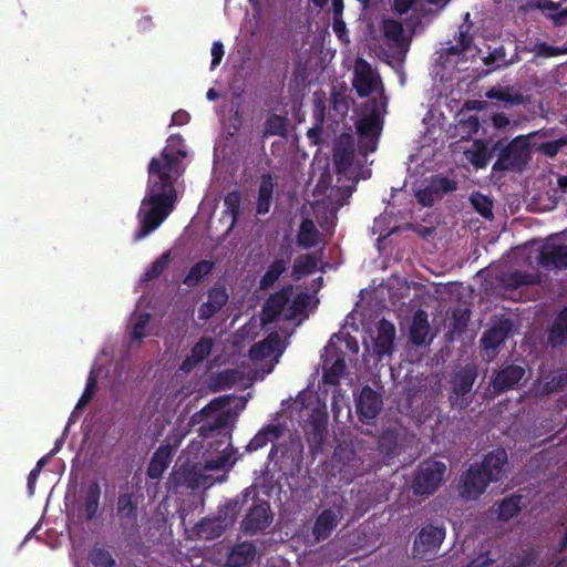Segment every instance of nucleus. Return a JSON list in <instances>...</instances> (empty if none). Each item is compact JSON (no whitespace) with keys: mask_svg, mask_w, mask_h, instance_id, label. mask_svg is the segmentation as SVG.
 I'll list each match as a JSON object with an SVG mask.
<instances>
[{"mask_svg":"<svg viewBox=\"0 0 567 567\" xmlns=\"http://www.w3.org/2000/svg\"><path fill=\"white\" fill-rule=\"evenodd\" d=\"M182 144L179 134L171 135L161 156L153 157L148 163L146 194L137 213L140 228L134 235L136 241L157 229L175 208V183L181 175V159L186 156V151L179 147Z\"/></svg>","mask_w":567,"mask_h":567,"instance_id":"1","label":"nucleus"},{"mask_svg":"<svg viewBox=\"0 0 567 567\" xmlns=\"http://www.w3.org/2000/svg\"><path fill=\"white\" fill-rule=\"evenodd\" d=\"M227 402L228 401L225 396L216 398L205 405L199 412L195 413L190 419L192 424H199L203 422L199 427V435L204 440L220 437L217 440L218 444L227 442V446L223 449L218 456L206 460L205 468L207 471L224 470L226 467H231L235 463V461H231L234 449L231 447L230 442H228L230 440V435H228L227 432L229 413L220 411L226 406Z\"/></svg>","mask_w":567,"mask_h":567,"instance_id":"2","label":"nucleus"},{"mask_svg":"<svg viewBox=\"0 0 567 567\" xmlns=\"http://www.w3.org/2000/svg\"><path fill=\"white\" fill-rule=\"evenodd\" d=\"M385 113L386 97L383 94L357 105V155L362 156L364 163L378 148Z\"/></svg>","mask_w":567,"mask_h":567,"instance_id":"3","label":"nucleus"},{"mask_svg":"<svg viewBox=\"0 0 567 567\" xmlns=\"http://www.w3.org/2000/svg\"><path fill=\"white\" fill-rule=\"evenodd\" d=\"M332 159L337 182L330 192V199L338 207L348 203L354 190V138L349 133L341 134L334 143Z\"/></svg>","mask_w":567,"mask_h":567,"instance_id":"4","label":"nucleus"},{"mask_svg":"<svg viewBox=\"0 0 567 567\" xmlns=\"http://www.w3.org/2000/svg\"><path fill=\"white\" fill-rule=\"evenodd\" d=\"M497 152V159L493 164V172H523L530 161L529 140L526 135H518L504 144L497 141L493 147Z\"/></svg>","mask_w":567,"mask_h":567,"instance_id":"5","label":"nucleus"},{"mask_svg":"<svg viewBox=\"0 0 567 567\" xmlns=\"http://www.w3.org/2000/svg\"><path fill=\"white\" fill-rule=\"evenodd\" d=\"M340 341L344 342L348 350L354 352V339L349 332L344 333L343 330H340L331 336L328 344L324 347V353L322 354V380L326 384H338L344 372V353L342 350L337 348V342Z\"/></svg>","mask_w":567,"mask_h":567,"instance_id":"6","label":"nucleus"},{"mask_svg":"<svg viewBox=\"0 0 567 567\" xmlns=\"http://www.w3.org/2000/svg\"><path fill=\"white\" fill-rule=\"evenodd\" d=\"M477 377L478 370L474 363H467L451 374L449 402L452 408L464 410L472 403V390Z\"/></svg>","mask_w":567,"mask_h":567,"instance_id":"7","label":"nucleus"},{"mask_svg":"<svg viewBox=\"0 0 567 567\" xmlns=\"http://www.w3.org/2000/svg\"><path fill=\"white\" fill-rule=\"evenodd\" d=\"M446 465L433 458L422 461L415 471L412 489L415 495H433L444 481Z\"/></svg>","mask_w":567,"mask_h":567,"instance_id":"8","label":"nucleus"},{"mask_svg":"<svg viewBox=\"0 0 567 567\" xmlns=\"http://www.w3.org/2000/svg\"><path fill=\"white\" fill-rule=\"evenodd\" d=\"M116 517L123 534L137 530L138 501L134 493H120L116 502Z\"/></svg>","mask_w":567,"mask_h":567,"instance_id":"9","label":"nucleus"},{"mask_svg":"<svg viewBox=\"0 0 567 567\" xmlns=\"http://www.w3.org/2000/svg\"><path fill=\"white\" fill-rule=\"evenodd\" d=\"M272 522V513L268 502H258L251 505L240 524L245 535L254 536L264 532Z\"/></svg>","mask_w":567,"mask_h":567,"instance_id":"10","label":"nucleus"},{"mask_svg":"<svg viewBox=\"0 0 567 567\" xmlns=\"http://www.w3.org/2000/svg\"><path fill=\"white\" fill-rule=\"evenodd\" d=\"M489 483L491 481L478 464H472L461 477L460 495L467 501H475L485 492Z\"/></svg>","mask_w":567,"mask_h":567,"instance_id":"11","label":"nucleus"},{"mask_svg":"<svg viewBox=\"0 0 567 567\" xmlns=\"http://www.w3.org/2000/svg\"><path fill=\"white\" fill-rule=\"evenodd\" d=\"M445 538V528L443 526H424L414 542V550L420 557L434 555L439 550Z\"/></svg>","mask_w":567,"mask_h":567,"instance_id":"12","label":"nucleus"},{"mask_svg":"<svg viewBox=\"0 0 567 567\" xmlns=\"http://www.w3.org/2000/svg\"><path fill=\"white\" fill-rule=\"evenodd\" d=\"M379 86L383 91L379 73L368 61L357 56V96L368 97Z\"/></svg>","mask_w":567,"mask_h":567,"instance_id":"13","label":"nucleus"},{"mask_svg":"<svg viewBox=\"0 0 567 567\" xmlns=\"http://www.w3.org/2000/svg\"><path fill=\"white\" fill-rule=\"evenodd\" d=\"M292 293V287H282L271 293L265 301L261 310V321L264 324L276 322L285 308L287 307Z\"/></svg>","mask_w":567,"mask_h":567,"instance_id":"14","label":"nucleus"},{"mask_svg":"<svg viewBox=\"0 0 567 567\" xmlns=\"http://www.w3.org/2000/svg\"><path fill=\"white\" fill-rule=\"evenodd\" d=\"M229 296L224 284L217 281L207 291V301L198 308L200 320H209L228 302Z\"/></svg>","mask_w":567,"mask_h":567,"instance_id":"15","label":"nucleus"},{"mask_svg":"<svg viewBox=\"0 0 567 567\" xmlns=\"http://www.w3.org/2000/svg\"><path fill=\"white\" fill-rule=\"evenodd\" d=\"M508 455L505 449L497 447L488 452L478 467L491 482H501L505 477Z\"/></svg>","mask_w":567,"mask_h":567,"instance_id":"16","label":"nucleus"},{"mask_svg":"<svg viewBox=\"0 0 567 567\" xmlns=\"http://www.w3.org/2000/svg\"><path fill=\"white\" fill-rule=\"evenodd\" d=\"M383 406L382 395L365 385L357 398V414L362 422L375 419Z\"/></svg>","mask_w":567,"mask_h":567,"instance_id":"17","label":"nucleus"},{"mask_svg":"<svg viewBox=\"0 0 567 567\" xmlns=\"http://www.w3.org/2000/svg\"><path fill=\"white\" fill-rule=\"evenodd\" d=\"M395 327L391 321L382 319L377 326V336L373 338V354L382 360L391 355L394 350Z\"/></svg>","mask_w":567,"mask_h":567,"instance_id":"18","label":"nucleus"},{"mask_svg":"<svg viewBox=\"0 0 567 567\" xmlns=\"http://www.w3.org/2000/svg\"><path fill=\"white\" fill-rule=\"evenodd\" d=\"M537 260L545 269H567V245L544 244Z\"/></svg>","mask_w":567,"mask_h":567,"instance_id":"19","label":"nucleus"},{"mask_svg":"<svg viewBox=\"0 0 567 567\" xmlns=\"http://www.w3.org/2000/svg\"><path fill=\"white\" fill-rule=\"evenodd\" d=\"M525 375L520 365L508 364L502 368L492 380V388L496 394L514 389Z\"/></svg>","mask_w":567,"mask_h":567,"instance_id":"20","label":"nucleus"},{"mask_svg":"<svg viewBox=\"0 0 567 567\" xmlns=\"http://www.w3.org/2000/svg\"><path fill=\"white\" fill-rule=\"evenodd\" d=\"M339 517L332 508L323 509L316 518L311 529L313 542L319 543L330 537L338 526Z\"/></svg>","mask_w":567,"mask_h":567,"instance_id":"21","label":"nucleus"},{"mask_svg":"<svg viewBox=\"0 0 567 567\" xmlns=\"http://www.w3.org/2000/svg\"><path fill=\"white\" fill-rule=\"evenodd\" d=\"M512 329L513 323L509 319H503L497 324L487 329L481 339L483 349L496 350L502 343L506 341Z\"/></svg>","mask_w":567,"mask_h":567,"instance_id":"22","label":"nucleus"},{"mask_svg":"<svg viewBox=\"0 0 567 567\" xmlns=\"http://www.w3.org/2000/svg\"><path fill=\"white\" fill-rule=\"evenodd\" d=\"M214 341L209 337H202L190 349V353L183 360L181 370L188 373L203 362L212 352Z\"/></svg>","mask_w":567,"mask_h":567,"instance_id":"23","label":"nucleus"},{"mask_svg":"<svg viewBox=\"0 0 567 567\" xmlns=\"http://www.w3.org/2000/svg\"><path fill=\"white\" fill-rule=\"evenodd\" d=\"M430 322L427 312L423 309H417L412 317V322L410 326V341L414 346H424L429 343L426 338L430 333Z\"/></svg>","mask_w":567,"mask_h":567,"instance_id":"24","label":"nucleus"},{"mask_svg":"<svg viewBox=\"0 0 567 567\" xmlns=\"http://www.w3.org/2000/svg\"><path fill=\"white\" fill-rule=\"evenodd\" d=\"M286 258H276L267 268L259 280V289L268 290L275 286L278 279L287 271L291 258L289 247H286Z\"/></svg>","mask_w":567,"mask_h":567,"instance_id":"25","label":"nucleus"},{"mask_svg":"<svg viewBox=\"0 0 567 567\" xmlns=\"http://www.w3.org/2000/svg\"><path fill=\"white\" fill-rule=\"evenodd\" d=\"M173 449L169 444L161 445L153 454L146 474L152 480H158L167 470L172 460Z\"/></svg>","mask_w":567,"mask_h":567,"instance_id":"26","label":"nucleus"},{"mask_svg":"<svg viewBox=\"0 0 567 567\" xmlns=\"http://www.w3.org/2000/svg\"><path fill=\"white\" fill-rule=\"evenodd\" d=\"M284 432L285 426L282 424H268L255 434V436L248 443L247 450L249 452L258 451L266 446L269 442L274 443L277 441L284 434Z\"/></svg>","mask_w":567,"mask_h":567,"instance_id":"27","label":"nucleus"},{"mask_svg":"<svg viewBox=\"0 0 567 567\" xmlns=\"http://www.w3.org/2000/svg\"><path fill=\"white\" fill-rule=\"evenodd\" d=\"M281 351V339L277 332H272L268 334L262 341L251 346L249 350V358L252 361H258L270 357L274 353H280Z\"/></svg>","mask_w":567,"mask_h":567,"instance_id":"28","label":"nucleus"},{"mask_svg":"<svg viewBox=\"0 0 567 567\" xmlns=\"http://www.w3.org/2000/svg\"><path fill=\"white\" fill-rule=\"evenodd\" d=\"M256 556V546L250 542H243L235 545L227 556L228 567H246Z\"/></svg>","mask_w":567,"mask_h":567,"instance_id":"29","label":"nucleus"},{"mask_svg":"<svg viewBox=\"0 0 567 567\" xmlns=\"http://www.w3.org/2000/svg\"><path fill=\"white\" fill-rule=\"evenodd\" d=\"M225 528L226 526L223 525V522L218 516L214 518L205 517L195 524L193 533L199 538L213 540L220 537L224 534Z\"/></svg>","mask_w":567,"mask_h":567,"instance_id":"30","label":"nucleus"},{"mask_svg":"<svg viewBox=\"0 0 567 567\" xmlns=\"http://www.w3.org/2000/svg\"><path fill=\"white\" fill-rule=\"evenodd\" d=\"M214 268L215 261L206 259L199 260L190 267L183 279V284L190 288L196 287L212 275Z\"/></svg>","mask_w":567,"mask_h":567,"instance_id":"31","label":"nucleus"},{"mask_svg":"<svg viewBox=\"0 0 567 567\" xmlns=\"http://www.w3.org/2000/svg\"><path fill=\"white\" fill-rule=\"evenodd\" d=\"M274 187L275 184L271 174H262L260 178L256 206V212L258 215H266L269 212L274 195Z\"/></svg>","mask_w":567,"mask_h":567,"instance_id":"32","label":"nucleus"},{"mask_svg":"<svg viewBox=\"0 0 567 567\" xmlns=\"http://www.w3.org/2000/svg\"><path fill=\"white\" fill-rule=\"evenodd\" d=\"M567 388V369L559 368L543 377L542 394L558 393Z\"/></svg>","mask_w":567,"mask_h":567,"instance_id":"33","label":"nucleus"},{"mask_svg":"<svg viewBox=\"0 0 567 567\" xmlns=\"http://www.w3.org/2000/svg\"><path fill=\"white\" fill-rule=\"evenodd\" d=\"M101 486L97 481L91 482L84 494L83 507L86 520H93L100 509Z\"/></svg>","mask_w":567,"mask_h":567,"instance_id":"34","label":"nucleus"},{"mask_svg":"<svg viewBox=\"0 0 567 567\" xmlns=\"http://www.w3.org/2000/svg\"><path fill=\"white\" fill-rule=\"evenodd\" d=\"M327 430V415L321 412H313L309 420L307 429L308 441L320 445L323 442Z\"/></svg>","mask_w":567,"mask_h":567,"instance_id":"35","label":"nucleus"},{"mask_svg":"<svg viewBox=\"0 0 567 567\" xmlns=\"http://www.w3.org/2000/svg\"><path fill=\"white\" fill-rule=\"evenodd\" d=\"M249 491L248 488L245 489L243 493L241 498H235L229 502H227L223 508L218 512V517L223 523H225V526L228 524H233L238 514L240 513L241 506L248 502Z\"/></svg>","mask_w":567,"mask_h":567,"instance_id":"36","label":"nucleus"},{"mask_svg":"<svg viewBox=\"0 0 567 567\" xmlns=\"http://www.w3.org/2000/svg\"><path fill=\"white\" fill-rule=\"evenodd\" d=\"M288 128V118L279 114H270L264 123L262 137L286 136Z\"/></svg>","mask_w":567,"mask_h":567,"instance_id":"37","label":"nucleus"},{"mask_svg":"<svg viewBox=\"0 0 567 567\" xmlns=\"http://www.w3.org/2000/svg\"><path fill=\"white\" fill-rule=\"evenodd\" d=\"M89 560L94 567H117L112 553L100 543H95L91 548Z\"/></svg>","mask_w":567,"mask_h":567,"instance_id":"38","label":"nucleus"},{"mask_svg":"<svg viewBox=\"0 0 567 567\" xmlns=\"http://www.w3.org/2000/svg\"><path fill=\"white\" fill-rule=\"evenodd\" d=\"M319 231L315 226V223L306 218L300 224L299 234L297 237L298 245L302 248L309 249L317 245Z\"/></svg>","mask_w":567,"mask_h":567,"instance_id":"39","label":"nucleus"},{"mask_svg":"<svg viewBox=\"0 0 567 567\" xmlns=\"http://www.w3.org/2000/svg\"><path fill=\"white\" fill-rule=\"evenodd\" d=\"M474 147V150H468L465 152L466 158L472 163V165L475 168L486 167L494 152L488 151L482 140H475Z\"/></svg>","mask_w":567,"mask_h":567,"instance_id":"40","label":"nucleus"},{"mask_svg":"<svg viewBox=\"0 0 567 567\" xmlns=\"http://www.w3.org/2000/svg\"><path fill=\"white\" fill-rule=\"evenodd\" d=\"M504 286L507 289H517L522 286H530L539 282V276L536 274H528L519 270L508 272L504 277Z\"/></svg>","mask_w":567,"mask_h":567,"instance_id":"41","label":"nucleus"},{"mask_svg":"<svg viewBox=\"0 0 567 567\" xmlns=\"http://www.w3.org/2000/svg\"><path fill=\"white\" fill-rule=\"evenodd\" d=\"M553 346L561 344L567 341V307L557 316L548 337Z\"/></svg>","mask_w":567,"mask_h":567,"instance_id":"42","label":"nucleus"},{"mask_svg":"<svg viewBox=\"0 0 567 567\" xmlns=\"http://www.w3.org/2000/svg\"><path fill=\"white\" fill-rule=\"evenodd\" d=\"M480 128L481 123L477 115L461 117L455 126V136H458L462 141H467L472 138L473 135L477 134Z\"/></svg>","mask_w":567,"mask_h":567,"instance_id":"43","label":"nucleus"},{"mask_svg":"<svg viewBox=\"0 0 567 567\" xmlns=\"http://www.w3.org/2000/svg\"><path fill=\"white\" fill-rule=\"evenodd\" d=\"M311 303V296L307 292H300L292 300L290 306L287 308L285 318L286 320H293L299 316L308 317L307 309Z\"/></svg>","mask_w":567,"mask_h":567,"instance_id":"44","label":"nucleus"},{"mask_svg":"<svg viewBox=\"0 0 567 567\" xmlns=\"http://www.w3.org/2000/svg\"><path fill=\"white\" fill-rule=\"evenodd\" d=\"M318 268V258L313 254H306L295 261L292 277L299 279L302 276L313 274Z\"/></svg>","mask_w":567,"mask_h":567,"instance_id":"45","label":"nucleus"},{"mask_svg":"<svg viewBox=\"0 0 567 567\" xmlns=\"http://www.w3.org/2000/svg\"><path fill=\"white\" fill-rule=\"evenodd\" d=\"M520 495L505 497L498 505V518L509 520L520 512Z\"/></svg>","mask_w":567,"mask_h":567,"instance_id":"46","label":"nucleus"},{"mask_svg":"<svg viewBox=\"0 0 567 567\" xmlns=\"http://www.w3.org/2000/svg\"><path fill=\"white\" fill-rule=\"evenodd\" d=\"M349 111L348 102L342 93L333 90L331 94V105L329 109V117L338 123L342 121Z\"/></svg>","mask_w":567,"mask_h":567,"instance_id":"47","label":"nucleus"},{"mask_svg":"<svg viewBox=\"0 0 567 567\" xmlns=\"http://www.w3.org/2000/svg\"><path fill=\"white\" fill-rule=\"evenodd\" d=\"M398 446V435L393 430L384 431L378 439L377 449L385 457H392Z\"/></svg>","mask_w":567,"mask_h":567,"instance_id":"48","label":"nucleus"},{"mask_svg":"<svg viewBox=\"0 0 567 567\" xmlns=\"http://www.w3.org/2000/svg\"><path fill=\"white\" fill-rule=\"evenodd\" d=\"M486 96L491 100H497L511 105H519L524 103V95L520 92H512L509 89H491Z\"/></svg>","mask_w":567,"mask_h":567,"instance_id":"49","label":"nucleus"},{"mask_svg":"<svg viewBox=\"0 0 567 567\" xmlns=\"http://www.w3.org/2000/svg\"><path fill=\"white\" fill-rule=\"evenodd\" d=\"M171 261V252L166 251L161 255L144 272V279L147 281L158 278L165 269L168 267Z\"/></svg>","mask_w":567,"mask_h":567,"instance_id":"50","label":"nucleus"},{"mask_svg":"<svg viewBox=\"0 0 567 567\" xmlns=\"http://www.w3.org/2000/svg\"><path fill=\"white\" fill-rule=\"evenodd\" d=\"M429 185L433 188L434 193H437L440 198L457 188L456 182L445 176L433 177Z\"/></svg>","mask_w":567,"mask_h":567,"instance_id":"51","label":"nucleus"},{"mask_svg":"<svg viewBox=\"0 0 567 567\" xmlns=\"http://www.w3.org/2000/svg\"><path fill=\"white\" fill-rule=\"evenodd\" d=\"M241 194L239 190H231L224 197L226 213L233 217V224L240 214Z\"/></svg>","mask_w":567,"mask_h":567,"instance_id":"52","label":"nucleus"},{"mask_svg":"<svg viewBox=\"0 0 567 567\" xmlns=\"http://www.w3.org/2000/svg\"><path fill=\"white\" fill-rule=\"evenodd\" d=\"M383 34L386 40L398 42L403 35V25L394 19L383 20Z\"/></svg>","mask_w":567,"mask_h":567,"instance_id":"53","label":"nucleus"},{"mask_svg":"<svg viewBox=\"0 0 567 567\" xmlns=\"http://www.w3.org/2000/svg\"><path fill=\"white\" fill-rule=\"evenodd\" d=\"M97 381L93 372L90 373L85 389L79 399L75 409L81 410L85 408L93 399L95 390H96Z\"/></svg>","mask_w":567,"mask_h":567,"instance_id":"54","label":"nucleus"},{"mask_svg":"<svg viewBox=\"0 0 567 567\" xmlns=\"http://www.w3.org/2000/svg\"><path fill=\"white\" fill-rule=\"evenodd\" d=\"M471 202L475 210L484 218H489L493 216V205L492 202L486 196L476 193L475 195L472 196Z\"/></svg>","mask_w":567,"mask_h":567,"instance_id":"55","label":"nucleus"},{"mask_svg":"<svg viewBox=\"0 0 567 567\" xmlns=\"http://www.w3.org/2000/svg\"><path fill=\"white\" fill-rule=\"evenodd\" d=\"M468 29H470V27H467L466 30H463L462 28L460 29L458 44L452 45L451 48H449L447 49L449 54L456 55V54L467 51L471 48V45L473 43V38L470 34Z\"/></svg>","mask_w":567,"mask_h":567,"instance_id":"56","label":"nucleus"},{"mask_svg":"<svg viewBox=\"0 0 567 567\" xmlns=\"http://www.w3.org/2000/svg\"><path fill=\"white\" fill-rule=\"evenodd\" d=\"M151 315L140 313L132 329V340L141 341L146 337V328L150 324Z\"/></svg>","mask_w":567,"mask_h":567,"instance_id":"57","label":"nucleus"},{"mask_svg":"<svg viewBox=\"0 0 567 567\" xmlns=\"http://www.w3.org/2000/svg\"><path fill=\"white\" fill-rule=\"evenodd\" d=\"M534 51L538 56L551 58L567 54V47H554L547 42H538Z\"/></svg>","mask_w":567,"mask_h":567,"instance_id":"58","label":"nucleus"},{"mask_svg":"<svg viewBox=\"0 0 567 567\" xmlns=\"http://www.w3.org/2000/svg\"><path fill=\"white\" fill-rule=\"evenodd\" d=\"M565 145H567V137H561L539 144L538 151L548 157H555Z\"/></svg>","mask_w":567,"mask_h":567,"instance_id":"59","label":"nucleus"},{"mask_svg":"<svg viewBox=\"0 0 567 567\" xmlns=\"http://www.w3.org/2000/svg\"><path fill=\"white\" fill-rule=\"evenodd\" d=\"M324 93L316 92L313 94V120L323 122L326 120V99Z\"/></svg>","mask_w":567,"mask_h":567,"instance_id":"60","label":"nucleus"},{"mask_svg":"<svg viewBox=\"0 0 567 567\" xmlns=\"http://www.w3.org/2000/svg\"><path fill=\"white\" fill-rule=\"evenodd\" d=\"M416 196L419 203H421L423 206H432L436 200L441 199L437 193H434L433 188L430 185L419 190Z\"/></svg>","mask_w":567,"mask_h":567,"instance_id":"61","label":"nucleus"},{"mask_svg":"<svg viewBox=\"0 0 567 567\" xmlns=\"http://www.w3.org/2000/svg\"><path fill=\"white\" fill-rule=\"evenodd\" d=\"M323 122L315 121L313 126L307 132V137L313 145H320L322 143V131Z\"/></svg>","mask_w":567,"mask_h":567,"instance_id":"62","label":"nucleus"},{"mask_svg":"<svg viewBox=\"0 0 567 567\" xmlns=\"http://www.w3.org/2000/svg\"><path fill=\"white\" fill-rule=\"evenodd\" d=\"M452 319L454 320V327L462 329L467 326V321L470 320V310L468 309H455L452 313Z\"/></svg>","mask_w":567,"mask_h":567,"instance_id":"63","label":"nucleus"},{"mask_svg":"<svg viewBox=\"0 0 567 567\" xmlns=\"http://www.w3.org/2000/svg\"><path fill=\"white\" fill-rule=\"evenodd\" d=\"M225 50L224 44L220 41H215L212 45V63L210 69L214 70L218 66L223 60Z\"/></svg>","mask_w":567,"mask_h":567,"instance_id":"64","label":"nucleus"}]
</instances>
